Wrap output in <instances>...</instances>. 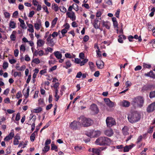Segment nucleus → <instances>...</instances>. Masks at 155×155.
I'll return each instance as SVG.
<instances>
[{
	"instance_id": "obj_64",
	"label": "nucleus",
	"mask_w": 155,
	"mask_h": 155,
	"mask_svg": "<svg viewBox=\"0 0 155 155\" xmlns=\"http://www.w3.org/2000/svg\"><path fill=\"white\" fill-rule=\"evenodd\" d=\"M4 14L5 17L6 18H8L10 16V14L8 12H5Z\"/></svg>"
},
{
	"instance_id": "obj_51",
	"label": "nucleus",
	"mask_w": 155,
	"mask_h": 155,
	"mask_svg": "<svg viewBox=\"0 0 155 155\" xmlns=\"http://www.w3.org/2000/svg\"><path fill=\"white\" fill-rule=\"evenodd\" d=\"M142 138L143 137L141 135L139 136L137 139V141H136V143L138 144L141 142L142 140Z\"/></svg>"
},
{
	"instance_id": "obj_25",
	"label": "nucleus",
	"mask_w": 155,
	"mask_h": 155,
	"mask_svg": "<svg viewBox=\"0 0 155 155\" xmlns=\"http://www.w3.org/2000/svg\"><path fill=\"white\" fill-rule=\"evenodd\" d=\"M71 64L69 60H68L65 62V65H63V67L65 68L66 69H68L69 68L71 67Z\"/></svg>"
},
{
	"instance_id": "obj_29",
	"label": "nucleus",
	"mask_w": 155,
	"mask_h": 155,
	"mask_svg": "<svg viewBox=\"0 0 155 155\" xmlns=\"http://www.w3.org/2000/svg\"><path fill=\"white\" fill-rule=\"evenodd\" d=\"M18 20L21 23L20 26L22 28H24V26H25L26 25L24 21L20 18H18Z\"/></svg>"
},
{
	"instance_id": "obj_50",
	"label": "nucleus",
	"mask_w": 155,
	"mask_h": 155,
	"mask_svg": "<svg viewBox=\"0 0 155 155\" xmlns=\"http://www.w3.org/2000/svg\"><path fill=\"white\" fill-rule=\"evenodd\" d=\"M42 8L45 11V12L47 13V14H49V12L48 10L47 7L46 5H43L42 6Z\"/></svg>"
},
{
	"instance_id": "obj_17",
	"label": "nucleus",
	"mask_w": 155,
	"mask_h": 155,
	"mask_svg": "<svg viewBox=\"0 0 155 155\" xmlns=\"http://www.w3.org/2000/svg\"><path fill=\"white\" fill-rule=\"evenodd\" d=\"M144 75L145 76H147L150 77L153 79L155 78V74H154L153 71L151 70L149 72H148L147 73H145Z\"/></svg>"
},
{
	"instance_id": "obj_59",
	"label": "nucleus",
	"mask_w": 155,
	"mask_h": 155,
	"mask_svg": "<svg viewBox=\"0 0 155 155\" xmlns=\"http://www.w3.org/2000/svg\"><path fill=\"white\" fill-rule=\"evenodd\" d=\"M93 132V130L91 131L89 133H88L87 135L90 137H94L93 133H92Z\"/></svg>"
},
{
	"instance_id": "obj_7",
	"label": "nucleus",
	"mask_w": 155,
	"mask_h": 155,
	"mask_svg": "<svg viewBox=\"0 0 155 155\" xmlns=\"http://www.w3.org/2000/svg\"><path fill=\"white\" fill-rule=\"evenodd\" d=\"M90 109L94 114H97L99 112L97 105L95 104H93L91 105Z\"/></svg>"
},
{
	"instance_id": "obj_31",
	"label": "nucleus",
	"mask_w": 155,
	"mask_h": 155,
	"mask_svg": "<svg viewBox=\"0 0 155 155\" xmlns=\"http://www.w3.org/2000/svg\"><path fill=\"white\" fill-rule=\"evenodd\" d=\"M57 20H58L57 18H55L52 20V22H51V28H53L54 27V26L57 22Z\"/></svg>"
},
{
	"instance_id": "obj_2",
	"label": "nucleus",
	"mask_w": 155,
	"mask_h": 155,
	"mask_svg": "<svg viewBox=\"0 0 155 155\" xmlns=\"http://www.w3.org/2000/svg\"><path fill=\"white\" fill-rule=\"evenodd\" d=\"M112 140L107 137H101L97 139L95 142L96 144L100 146H110Z\"/></svg>"
},
{
	"instance_id": "obj_48",
	"label": "nucleus",
	"mask_w": 155,
	"mask_h": 155,
	"mask_svg": "<svg viewBox=\"0 0 155 155\" xmlns=\"http://www.w3.org/2000/svg\"><path fill=\"white\" fill-rule=\"evenodd\" d=\"M73 8L76 11H78V5L76 4H73Z\"/></svg>"
},
{
	"instance_id": "obj_24",
	"label": "nucleus",
	"mask_w": 155,
	"mask_h": 155,
	"mask_svg": "<svg viewBox=\"0 0 155 155\" xmlns=\"http://www.w3.org/2000/svg\"><path fill=\"white\" fill-rule=\"evenodd\" d=\"M55 43L54 42L53 38H52L51 40L47 41L46 43L47 45H48L50 47H53Z\"/></svg>"
},
{
	"instance_id": "obj_19",
	"label": "nucleus",
	"mask_w": 155,
	"mask_h": 155,
	"mask_svg": "<svg viewBox=\"0 0 155 155\" xmlns=\"http://www.w3.org/2000/svg\"><path fill=\"white\" fill-rule=\"evenodd\" d=\"M91 152L93 153V155H100V153L99 150L93 148L92 149H90V151H91Z\"/></svg>"
},
{
	"instance_id": "obj_18",
	"label": "nucleus",
	"mask_w": 155,
	"mask_h": 155,
	"mask_svg": "<svg viewBox=\"0 0 155 155\" xmlns=\"http://www.w3.org/2000/svg\"><path fill=\"white\" fill-rule=\"evenodd\" d=\"M101 23L103 26H105L107 29H109L110 28V23L107 21H103Z\"/></svg>"
},
{
	"instance_id": "obj_4",
	"label": "nucleus",
	"mask_w": 155,
	"mask_h": 155,
	"mask_svg": "<svg viewBox=\"0 0 155 155\" xmlns=\"http://www.w3.org/2000/svg\"><path fill=\"white\" fill-rule=\"evenodd\" d=\"M144 99L141 96H138L133 99L132 103L134 105L137 104L138 107L141 108L143 106Z\"/></svg>"
},
{
	"instance_id": "obj_26",
	"label": "nucleus",
	"mask_w": 155,
	"mask_h": 155,
	"mask_svg": "<svg viewBox=\"0 0 155 155\" xmlns=\"http://www.w3.org/2000/svg\"><path fill=\"white\" fill-rule=\"evenodd\" d=\"M16 33V31H13L12 34L10 36V38L11 41H14L15 40L16 37L13 33Z\"/></svg>"
},
{
	"instance_id": "obj_46",
	"label": "nucleus",
	"mask_w": 155,
	"mask_h": 155,
	"mask_svg": "<svg viewBox=\"0 0 155 155\" xmlns=\"http://www.w3.org/2000/svg\"><path fill=\"white\" fill-rule=\"evenodd\" d=\"M123 145H122L116 146V148L117 149H120V150L119 151H123Z\"/></svg>"
},
{
	"instance_id": "obj_44",
	"label": "nucleus",
	"mask_w": 155,
	"mask_h": 155,
	"mask_svg": "<svg viewBox=\"0 0 155 155\" xmlns=\"http://www.w3.org/2000/svg\"><path fill=\"white\" fill-rule=\"evenodd\" d=\"M44 150H43V151L45 153H46L48 152L50 149V147L48 146L45 145L44 148Z\"/></svg>"
},
{
	"instance_id": "obj_30",
	"label": "nucleus",
	"mask_w": 155,
	"mask_h": 155,
	"mask_svg": "<svg viewBox=\"0 0 155 155\" xmlns=\"http://www.w3.org/2000/svg\"><path fill=\"white\" fill-rule=\"evenodd\" d=\"M16 68L18 71H24L26 68V66L25 65H23L21 67L19 66H17L15 67Z\"/></svg>"
},
{
	"instance_id": "obj_39",
	"label": "nucleus",
	"mask_w": 155,
	"mask_h": 155,
	"mask_svg": "<svg viewBox=\"0 0 155 155\" xmlns=\"http://www.w3.org/2000/svg\"><path fill=\"white\" fill-rule=\"evenodd\" d=\"M149 97L150 98L155 97V91H152L150 93Z\"/></svg>"
},
{
	"instance_id": "obj_34",
	"label": "nucleus",
	"mask_w": 155,
	"mask_h": 155,
	"mask_svg": "<svg viewBox=\"0 0 155 155\" xmlns=\"http://www.w3.org/2000/svg\"><path fill=\"white\" fill-rule=\"evenodd\" d=\"M58 148L57 146L54 143H52L51 144V149L52 150H54L55 151H58Z\"/></svg>"
},
{
	"instance_id": "obj_38",
	"label": "nucleus",
	"mask_w": 155,
	"mask_h": 155,
	"mask_svg": "<svg viewBox=\"0 0 155 155\" xmlns=\"http://www.w3.org/2000/svg\"><path fill=\"white\" fill-rule=\"evenodd\" d=\"M42 110V108L41 107H38L37 108L34 109V112L35 113H39Z\"/></svg>"
},
{
	"instance_id": "obj_62",
	"label": "nucleus",
	"mask_w": 155,
	"mask_h": 155,
	"mask_svg": "<svg viewBox=\"0 0 155 155\" xmlns=\"http://www.w3.org/2000/svg\"><path fill=\"white\" fill-rule=\"evenodd\" d=\"M8 135L6 136L4 139V140L5 141H8L9 140L12 139Z\"/></svg>"
},
{
	"instance_id": "obj_57",
	"label": "nucleus",
	"mask_w": 155,
	"mask_h": 155,
	"mask_svg": "<svg viewBox=\"0 0 155 155\" xmlns=\"http://www.w3.org/2000/svg\"><path fill=\"white\" fill-rule=\"evenodd\" d=\"M67 31L65 29H63L61 31V33L63 36H64L65 34L67 32Z\"/></svg>"
},
{
	"instance_id": "obj_12",
	"label": "nucleus",
	"mask_w": 155,
	"mask_h": 155,
	"mask_svg": "<svg viewBox=\"0 0 155 155\" xmlns=\"http://www.w3.org/2000/svg\"><path fill=\"white\" fill-rule=\"evenodd\" d=\"M96 64L99 69H102L104 67V63L101 60H99L97 61Z\"/></svg>"
},
{
	"instance_id": "obj_37",
	"label": "nucleus",
	"mask_w": 155,
	"mask_h": 155,
	"mask_svg": "<svg viewBox=\"0 0 155 155\" xmlns=\"http://www.w3.org/2000/svg\"><path fill=\"white\" fill-rule=\"evenodd\" d=\"M59 9L61 12L64 13H65L67 11L66 9L63 6H60Z\"/></svg>"
},
{
	"instance_id": "obj_35",
	"label": "nucleus",
	"mask_w": 155,
	"mask_h": 155,
	"mask_svg": "<svg viewBox=\"0 0 155 155\" xmlns=\"http://www.w3.org/2000/svg\"><path fill=\"white\" fill-rule=\"evenodd\" d=\"M33 62L36 64H38L40 63V61L38 58H35L32 61L31 63ZM31 65H32V63H31Z\"/></svg>"
},
{
	"instance_id": "obj_23",
	"label": "nucleus",
	"mask_w": 155,
	"mask_h": 155,
	"mask_svg": "<svg viewBox=\"0 0 155 155\" xmlns=\"http://www.w3.org/2000/svg\"><path fill=\"white\" fill-rule=\"evenodd\" d=\"M54 54L56 57L58 59H60L62 57V54L58 51H55Z\"/></svg>"
},
{
	"instance_id": "obj_56",
	"label": "nucleus",
	"mask_w": 155,
	"mask_h": 155,
	"mask_svg": "<svg viewBox=\"0 0 155 155\" xmlns=\"http://www.w3.org/2000/svg\"><path fill=\"white\" fill-rule=\"evenodd\" d=\"M20 119V115L19 113H18L16 115L15 120L16 121H18Z\"/></svg>"
},
{
	"instance_id": "obj_14",
	"label": "nucleus",
	"mask_w": 155,
	"mask_h": 155,
	"mask_svg": "<svg viewBox=\"0 0 155 155\" xmlns=\"http://www.w3.org/2000/svg\"><path fill=\"white\" fill-rule=\"evenodd\" d=\"M134 145L133 144L129 145H126L123 147V150L124 152H128L129 150L131 149L134 146Z\"/></svg>"
},
{
	"instance_id": "obj_40",
	"label": "nucleus",
	"mask_w": 155,
	"mask_h": 155,
	"mask_svg": "<svg viewBox=\"0 0 155 155\" xmlns=\"http://www.w3.org/2000/svg\"><path fill=\"white\" fill-rule=\"evenodd\" d=\"M29 91H30V89L29 88V87H28V88L27 89V90L26 91V93H25V94H24V93H23L24 95L25 96V98L26 99L28 98V97L29 96Z\"/></svg>"
},
{
	"instance_id": "obj_45",
	"label": "nucleus",
	"mask_w": 155,
	"mask_h": 155,
	"mask_svg": "<svg viewBox=\"0 0 155 155\" xmlns=\"http://www.w3.org/2000/svg\"><path fill=\"white\" fill-rule=\"evenodd\" d=\"M53 9L55 12H57L59 10V7L56 4H54L53 5Z\"/></svg>"
},
{
	"instance_id": "obj_11",
	"label": "nucleus",
	"mask_w": 155,
	"mask_h": 155,
	"mask_svg": "<svg viewBox=\"0 0 155 155\" xmlns=\"http://www.w3.org/2000/svg\"><path fill=\"white\" fill-rule=\"evenodd\" d=\"M71 14H72L71 15H70V14H71L70 12H66V15L68 17L70 18L72 21H74L76 20V17L75 15V13L72 11H71Z\"/></svg>"
},
{
	"instance_id": "obj_33",
	"label": "nucleus",
	"mask_w": 155,
	"mask_h": 155,
	"mask_svg": "<svg viewBox=\"0 0 155 155\" xmlns=\"http://www.w3.org/2000/svg\"><path fill=\"white\" fill-rule=\"evenodd\" d=\"M9 25L11 28H15L16 23L14 21H10Z\"/></svg>"
},
{
	"instance_id": "obj_54",
	"label": "nucleus",
	"mask_w": 155,
	"mask_h": 155,
	"mask_svg": "<svg viewBox=\"0 0 155 155\" xmlns=\"http://www.w3.org/2000/svg\"><path fill=\"white\" fill-rule=\"evenodd\" d=\"M143 67L144 68H150L151 67L150 64H147L145 63H143Z\"/></svg>"
},
{
	"instance_id": "obj_58",
	"label": "nucleus",
	"mask_w": 155,
	"mask_h": 155,
	"mask_svg": "<svg viewBox=\"0 0 155 155\" xmlns=\"http://www.w3.org/2000/svg\"><path fill=\"white\" fill-rule=\"evenodd\" d=\"M59 85V83L58 82L56 83L53 85V87L54 89L58 88Z\"/></svg>"
},
{
	"instance_id": "obj_22",
	"label": "nucleus",
	"mask_w": 155,
	"mask_h": 155,
	"mask_svg": "<svg viewBox=\"0 0 155 155\" xmlns=\"http://www.w3.org/2000/svg\"><path fill=\"white\" fill-rule=\"evenodd\" d=\"M84 147L81 146H77L74 147V149L77 152H81L84 150Z\"/></svg>"
},
{
	"instance_id": "obj_16",
	"label": "nucleus",
	"mask_w": 155,
	"mask_h": 155,
	"mask_svg": "<svg viewBox=\"0 0 155 155\" xmlns=\"http://www.w3.org/2000/svg\"><path fill=\"white\" fill-rule=\"evenodd\" d=\"M129 127L127 126H124L122 129V132L124 135H127L129 134Z\"/></svg>"
},
{
	"instance_id": "obj_60",
	"label": "nucleus",
	"mask_w": 155,
	"mask_h": 155,
	"mask_svg": "<svg viewBox=\"0 0 155 155\" xmlns=\"http://www.w3.org/2000/svg\"><path fill=\"white\" fill-rule=\"evenodd\" d=\"M25 60L27 61H29L30 60V58L28 54L25 56Z\"/></svg>"
},
{
	"instance_id": "obj_36",
	"label": "nucleus",
	"mask_w": 155,
	"mask_h": 155,
	"mask_svg": "<svg viewBox=\"0 0 155 155\" xmlns=\"http://www.w3.org/2000/svg\"><path fill=\"white\" fill-rule=\"evenodd\" d=\"M154 26L153 25H152L151 24H150L149 23L147 25V28L148 29L149 31H151L153 29Z\"/></svg>"
},
{
	"instance_id": "obj_8",
	"label": "nucleus",
	"mask_w": 155,
	"mask_h": 155,
	"mask_svg": "<svg viewBox=\"0 0 155 155\" xmlns=\"http://www.w3.org/2000/svg\"><path fill=\"white\" fill-rule=\"evenodd\" d=\"M81 124L79 122V119L78 122L74 120L71 122L70 124V127L71 129L76 130L78 129V126L80 125Z\"/></svg>"
},
{
	"instance_id": "obj_61",
	"label": "nucleus",
	"mask_w": 155,
	"mask_h": 155,
	"mask_svg": "<svg viewBox=\"0 0 155 155\" xmlns=\"http://www.w3.org/2000/svg\"><path fill=\"white\" fill-rule=\"evenodd\" d=\"M82 75V73L81 72H78L76 76V77L78 78H80Z\"/></svg>"
},
{
	"instance_id": "obj_1",
	"label": "nucleus",
	"mask_w": 155,
	"mask_h": 155,
	"mask_svg": "<svg viewBox=\"0 0 155 155\" xmlns=\"http://www.w3.org/2000/svg\"><path fill=\"white\" fill-rule=\"evenodd\" d=\"M140 114L137 112L134 111L130 113L128 116V121L131 123L133 124L138 122L140 119Z\"/></svg>"
},
{
	"instance_id": "obj_5",
	"label": "nucleus",
	"mask_w": 155,
	"mask_h": 155,
	"mask_svg": "<svg viewBox=\"0 0 155 155\" xmlns=\"http://www.w3.org/2000/svg\"><path fill=\"white\" fill-rule=\"evenodd\" d=\"M106 121L107 126L109 127H112L116 124L114 119L111 117H107Z\"/></svg>"
},
{
	"instance_id": "obj_28",
	"label": "nucleus",
	"mask_w": 155,
	"mask_h": 155,
	"mask_svg": "<svg viewBox=\"0 0 155 155\" xmlns=\"http://www.w3.org/2000/svg\"><path fill=\"white\" fill-rule=\"evenodd\" d=\"M28 25L29 28V29H28V30L31 33L34 32V30L33 28V26L31 24H29Z\"/></svg>"
},
{
	"instance_id": "obj_3",
	"label": "nucleus",
	"mask_w": 155,
	"mask_h": 155,
	"mask_svg": "<svg viewBox=\"0 0 155 155\" xmlns=\"http://www.w3.org/2000/svg\"><path fill=\"white\" fill-rule=\"evenodd\" d=\"M80 123L84 127H87L91 125L94 123L93 121L90 118H86L81 116L78 118Z\"/></svg>"
},
{
	"instance_id": "obj_63",
	"label": "nucleus",
	"mask_w": 155,
	"mask_h": 155,
	"mask_svg": "<svg viewBox=\"0 0 155 155\" xmlns=\"http://www.w3.org/2000/svg\"><path fill=\"white\" fill-rule=\"evenodd\" d=\"M51 35L53 38H54L58 36V34L57 32L55 31Z\"/></svg>"
},
{
	"instance_id": "obj_9",
	"label": "nucleus",
	"mask_w": 155,
	"mask_h": 155,
	"mask_svg": "<svg viewBox=\"0 0 155 155\" xmlns=\"http://www.w3.org/2000/svg\"><path fill=\"white\" fill-rule=\"evenodd\" d=\"M42 27L41 22L40 19H38L36 21V23L34 24V27L37 30H39Z\"/></svg>"
},
{
	"instance_id": "obj_47",
	"label": "nucleus",
	"mask_w": 155,
	"mask_h": 155,
	"mask_svg": "<svg viewBox=\"0 0 155 155\" xmlns=\"http://www.w3.org/2000/svg\"><path fill=\"white\" fill-rule=\"evenodd\" d=\"M20 49L21 51H25L26 50V48L24 45H21L20 46Z\"/></svg>"
},
{
	"instance_id": "obj_53",
	"label": "nucleus",
	"mask_w": 155,
	"mask_h": 155,
	"mask_svg": "<svg viewBox=\"0 0 155 155\" xmlns=\"http://www.w3.org/2000/svg\"><path fill=\"white\" fill-rule=\"evenodd\" d=\"M8 67V63L7 62H4L3 65V68L4 69H6Z\"/></svg>"
},
{
	"instance_id": "obj_55",
	"label": "nucleus",
	"mask_w": 155,
	"mask_h": 155,
	"mask_svg": "<svg viewBox=\"0 0 155 155\" xmlns=\"http://www.w3.org/2000/svg\"><path fill=\"white\" fill-rule=\"evenodd\" d=\"M65 57L66 58H71V55L70 53H67L65 54Z\"/></svg>"
},
{
	"instance_id": "obj_41",
	"label": "nucleus",
	"mask_w": 155,
	"mask_h": 155,
	"mask_svg": "<svg viewBox=\"0 0 155 155\" xmlns=\"http://www.w3.org/2000/svg\"><path fill=\"white\" fill-rule=\"evenodd\" d=\"M36 134L33 133L30 136V140L31 141H34L35 140V136Z\"/></svg>"
},
{
	"instance_id": "obj_43",
	"label": "nucleus",
	"mask_w": 155,
	"mask_h": 155,
	"mask_svg": "<svg viewBox=\"0 0 155 155\" xmlns=\"http://www.w3.org/2000/svg\"><path fill=\"white\" fill-rule=\"evenodd\" d=\"M22 96V94H21V92L20 91H18L16 94V98L18 99L20 98Z\"/></svg>"
},
{
	"instance_id": "obj_13",
	"label": "nucleus",
	"mask_w": 155,
	"mask_h": 155,
	"mask_svg": "<svg viewBox=\"0 0 155 155\" xmlns=\"http://www.w3.org/2000/svg\"><path fill=\"white\" fill-rule=\"evenodd\" d=\"M155 88V86L153 84H148L144 86L143 87V91H147L151 90L152 88Z\"/></svg>"
},
{
	"instance_id": "obj_20",
	"label": "nucleus",
	"mask_w": 155,
	"mask_h": 155,
	"mask_svg": "<svg viewBox=\"0 0 155 155\" xmlns=\"http://www.w3.org/2000/svg\"><path fill=\"white\" fill-rule=\"evenodd\" d=\"M121 104L123 107H128L130 106V103L127 100H124L121 102Z\"/></svg>"
},
{
	"instance_id": "obj_32",
	"label": "nucleus",
	"mask_w": 155,
	"mask_h": 155,
	"mask_svg": "<svg viewBox=\"0 0 155 155\" xmlns=\"http://www.w3.org/2000/svg\"><path fill=\"white\" fill-rule=\"evenodd\" d=\"M89 65L91 71H94V65L93 62H89Z\"/></svg>"
},
{
	"instance_id": "obj_15",
	"label": "nucleus",
	"mask_w": 155,
	"mask_h": 155,
	"mask_svg": "<svg viewBox=\"0 0 155 155\" xmlns=\"http://www.w3.org/2000/svg\"><path fill=\"white\" fill-rule=\"evenodd\" d=\"M104 133L105 135L109 137L112 136L114 134L113 130L110 128L105 130Z\"/></svg>"
},
{
	"instance_id": "obj_21",
	"label": "nucleus",
	"mask_w": 155,
	"mask_h": 155,
	"mask_svg": "<svg viewBox=\"0 0 155 155\" xmlns=\"http://www.w3.org/2000/svg\"><path fill=\"white\" fill-rule=\"evenodd\" d=\"M45 42L41 39H39L37 40V47H41L44 45Z\"/></svg>"
},
{
	"instance_id": "obj_52",
	"label": "nucleus",
	"mask_w": 155,
	"mask_h": 155,
	"mask_svg": "<svg viewBox=\"0 0 155 155\" xmlns=\"http://www.w3.org/2000/svg\"><path fill=\"white\" fill-rule=\"evenodd\" d=\"M118 41L121 43H123V41L122 40V38L121 37V35H119L118 36Z\"/></svg>"
},
{
	"instance_id": "obj_27",
	"label": "nucleus",
	"mask_w": 155,
	"mask_h": 155,
	"mask_svg": "<svg viewBox=\"0 0 155 155\" xmlns=\"http://www.w3.org/2000/svg\"><path fill=\"white\" fill-rule=\"evenodd\" d=\"M92 133H93L94 137H95L99 136L101 134V132L99 130H93Z\"/></svg>"
},
{
	"instance_id": "obj_6",
	"label": "nucleus",
	"mask_w": 155,
	"mask_h": 155,
	"mask_svg": "<svg viewBox=\"0 0 155 155\" xmlns=\"http://www.w3.org/2000/svg\"><path fill=\"white\" fill-rule=\"evenodd\" d=\"M147 111L150 113L155 110V101L149 104L147 108Z\"/></svg>"
},
{
	"instance_id": "obj_49",
	"label": "nucleus",
	"mask_w": 155,
	"mask_h": 155,
	"mask_svg": "<svg viewBox=\"0 0 155 155\" xmlns=\"http://www.w3.org/2000/svg\"><path fill=\"white\" fill-rule=\"evenodd\" d=\"M89 39V36L88 35H85L83 38V41L85 42H87Z\"/></svg>"
},
{
	"instance_id": "obj_42",
	"label": "nucleus",
	"mask_w": 155,
	"mask_h": 155,
	"mask_svg": "<svg viewBox=\"0 0 155 155\" xmlns=\"http://www.w3.org/2000/svg\"><path fill=\"white\" fill-rule=\"evenodd\" d=\"M88 61V60L87 59H84L83 60L81 61V62L80 64L81 66L84 65Z\"/></svg>"
},
{
	"instance_id": "obj_10",
	"label": "nucleus",
	"mask_w": 155,
	"mask_h": 155,
	"mask_svg": "<svg viewBox=\"0 0 155 155\" xmlns=\"http://www.w3.org/2000/svg\"><path fill=\"white\" fill-rule=\"evenodd\" d=\"M104 100L106 104L109 107H112L114 106V103L112 102L109 98H104Z\"/></svg>"
}]
</instances>
